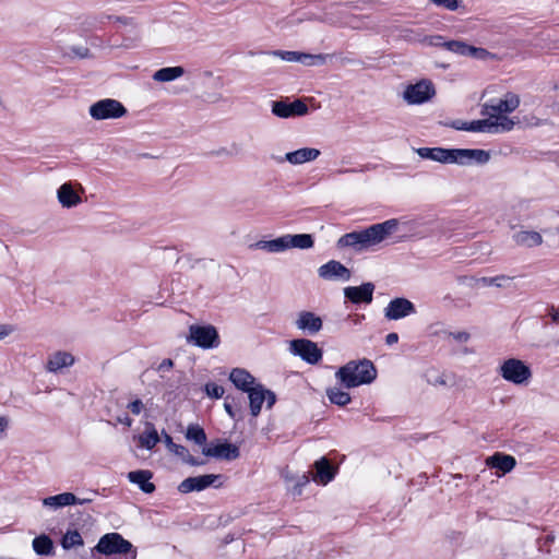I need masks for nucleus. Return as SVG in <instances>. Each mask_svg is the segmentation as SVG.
Instances as JSON below:
<instances>
[{
  "mask_svg": "<svg viewBox=\"0 0 559 559\" xmlns=\"http://www.w3.org/2000/svg\"><path fill=\"white\" fill-rule=\"evenodd\" d=\"M473 126H474V121H473V122H471L469 124H468L467 122H463V121H460V120H459V121H455V122L453 123V127H454L455 129H457V130H469V131H474V130L472 129V127H473Z\"/></svg>",
  "mask_w": 559,
  "mask_h": 559,
  "instance_id": "09e8293b",
  "label": "nucleus"
},
{
  "mask_svg": "<svg viewBox=\"0 0 559 559\" xmlns=\"http://www.w3.org/2000/svg\"><path fill=\"white\" fill-rule=\"evenodd\" d=\"M61 545L64 549L74 548L83 545V538L76 531H68L61 540Z\"/></svg>",
  "mask_w": 559,
  "mask_h": 559,
  "instance_id": "c9c22d12",
  "label": "nucleus"
},
{
  "mask_svg": "<svg viewBox=\"0 0 559 559\" xmlns=\"http://www.w3.org/2000/svg\"><path fill=\"white\" fill-rule=\"evenodd\" d=\"M289 349L294 355L300 356L309 364H317L322 357V352L318 345L306 338L293 340Z\"/></svg>",
  "mask_w": 559,
  "mask_h": 559,
  "instance_id": "9d476101",
  "label": "nucleus"
},
{
  "mask_svg": "<svg viewBox=\"0 0 559 559\" xmlns=\"http://www.w3.org/2000/svg\"><path fill=\"white\" fill-rule=\"evenodd\" d=\"M433 95V85L428 80H421L415 84H409L404 91V99L408 104L425 103L429 100Z\"/></svg>",
  "mask_w": 559,
  "mask_h": 559,
  "instance_id": "9b49d317",
  "label": "nucleus"
},
{
  "mask_svg": "<svg viewBox=\"0 0 559 559\" xmlns=\"http://www.w3.org/2000/svg\"><path fill=\"white\" fill-rule=\"evenodd\" d=\"M502 378L514 384H525L532 377L531 369L522 360L510 358L507 359L499 368Z\"/></svg>",
  "mask_w": 559,
  "mask_h": 559,
  "instance_id": "0eeeda50",
  "label": "nucleus"
},
{
  "mask_svg": "<svg viewBox=\"0 0 559 559\" xmlns=\"http://www.w3.org/2000/svg\"><path fill=\"white\" fill-rule=\"evenodd\" d=\"M90 501H92V499H90V498H85V499L78 498L76 503L82 504V503L90 502Z\"/></svg>",
  "mask_w": 559,
  "mask_h": 559,
  "instance_id": "052dcab7",
  "label": "nucleus"
},
{
  "mask_svg": "<svg viewBox=\"0 0 559 559\" xmlns=\"http://www.w3.org/2000/svg\"><path fill=\"white\" fill-rule=\"evenodd\" d=\"M174 367V362L171 359H164L157 367V371L162 373V377L165 372H168Z\"/></svg>",
  "mask_w": 559,
  "mask_h": 559,
  "instance_id": "49530a36",
  "label": "nucleus"
},
{
  "mask_svg": "<svg viewBox=\"0 0 559 559\" xmlns=\"http://www.w3.org/2000/svg\"><path fill=\"white\" fill-rule=\"evenodd\" d=\"M218 475H203L197 477H188L183 481L180 483L178 489L180 492L188 493L193 490H203L218 478Z\"/></svg>",
  "mask_w": 559,
  "mask_h": 559,
  "instance_id": "412c9836",
  "label": "nucleus"
},
{
  "mask_svg": "<svg viewBox=\"0 0 559 559\" xmlns=\"http://www.w3.org/2000/svg\"><path fill=\"white\" fill-rule=\"evenodd\" d=\"M175 452L178 456H180L182 459V461H185L186 463L192 465V466H197V465H201L203 464V462H200L198 461L197 459H194L190 453L189 451L182 447V445H176V449L173 451Z\"/></svg>",
  "mask_w": 559,
  "mask_h": 559,
  "instance_id": "58836bf2",
  "label": "nucleus"
},
{
  "mask_svg": "<svg viewBox=\"0 0 559 559\" xmlns=\"http://www.w3.org/2000/svg\"><path fill=\"white\" fill-rule=\"evenodd\" d=\"M84 188L81 183L71 181L62 183L57 190V199L62 207L71 209L82 203L81 194Z\"/></svg>",
  "mask_w": 559,
  "mask_h": 559,
  "instance_id": "1a4fd4ad",
  "label": "nucleus"
},
{
  "mask_svg": "<svg viewBox=\"0 0 559 559\" xmlns=\"http://www.w3.org/2000/svg\"><path fill=\"white\" fill-rule=\"evenodd\" d=\"M229 379L237 388L246 392L254 386V378L245 369H234L230 372Z\"/></svg>",
  "mask_w": 559,
  "mask_h": 559,
  "instance_id": "bb28decb",
  "label": "nucleus"
},
{
  "mask_svg": "<svg viewBox=\"0 0 559 559\" xmlns=\"http://www.w3.org/2000/svg\"><path fill=\"white\" fill-rule=\"evenodd\" d=\"M224 406H225L226 412L229 414V416L234 418L236 416V414L234 412L233 405L228 401H225Z\"/></svg>",
  "mask_w": 559,
  "mask_h": 559,
  "instance_id": "864d4df0",
  "label": "nucleus"
},
{
  "mask_svg": "<svg viewBox=\"0 0 559 559\" xmlns=\"http://www.w3.org/2000/svg\"><path fill=\"white\" fill-rule=\"evenodd\" d=\"M205 392L211 397L219 399L225 393V390L223 386L211 382L205 385Z\"/></svg>",
  "mask_w": 559,
  "mask_h": 559,
  "instance_id": "ea45409f",
  "label": "nucleus"
},
{
  "mask_svg": "<svg viewBox=\"0 0 559 559\" xmlns=\"http://www.w3.org/2000/svg\"><path fill=\"white\" fill-rule=\"evenodd\" d=\"M309 483V476L307 474H302L298 477L296 484L293 487L294 495H301L302 487Z\"/></svg>",
  "mask_w": 559,
  "mask_h": 559,
  "instance_id": "a19ab883",
  "label": "nucleus"
},
{
  "mask_svg": "<svg viewBox=\"0 0 559 559\" xmlns=\"http://www.w3.org/2000/svg\"><path fill=\"white\" fill-rule=\"evenodd\" d=\"M14 330V326L11 324H0V341L11 335Z\"/></svg>",
  "mask_w": 559,
  "mask_h": 559,
  "instance_id": "de8ad7c7",
  "label": "nucleus"
},
{
  "mask_svg": "<svg viewBox=\"0 0 559 559\" xmlns=\"http://www.w3.org/2000/svg\"><path fill=\"white\" fill-rule=\"evenodd\" d=\"M185 74L182 67L162 68L153 74V79L157 82H170Z\"/></svg>",
  "mask_w": 559,
  "mask_h": 559,
  "instance_id": "7c9ffc66",
  "label": "nucleus"
},
{
  "mask_svg": "<svg viewBox=\"0 0 559 559\" xmlns=\"http://www.w3.org/2000/svg\"><path fill=\"white\" fill-rule=\"evenodd\" d=\"M188 340L198 346L210 348L216 347L219 343L218 333L213 325H191Z\"/></svg>",
  "mask_w": 559,
  "mask_h": 559,
  "instance_id": "6e6552de",
  "label": "nucleus"
},
{
  "mask_svg": "<svg viewBox=\"0 0 559 559\" xmlns=\"http://www.w3.org/2000/svg\"><path fill=\"white\" fill-rule=\"evenodd\" d=\"M321 152L313 147H302L294 152L286 153L283 157H273L277 164L288 162L290 165L298 166L312 162L320 156Z\"/></svg>",
  "mask_w": 559,
  "mask_h": 559,
  "instance_id": "2eb2a0df",
  "label": "nucleus"
},
{
  "mask_svg": "<svg viewBox=\"0 0 559 559\" xmlns=\"http://www.w3.org/2000/svg\"><path fill=\"white\" fill-rule=\"evenodd\" d=\"M318 273L320 277L326 281H347L350 278V271L341 262L335 260L329 261L328 263L320 266Z\"/></svg>",
  "mask_w": 559,
  "mask_h": 559,
  "instance_id": "f3484780",
  "label": "nucleus"
},
{
  "mask_svg": "<svg viewBox=\"0 0 559 559\" xmlns=\"http://www.w3.org/2000/svg\"><path fill=\"white\" fill-rule=\"evenodd\" d=\"M248 393L251 415L254 417L260 414L264 401H266L267 408H271L275 403V394L261 384L254 385Z\"/></svg>",
  "mask_w": 559,
  "mask_h": 559,
  "instance_id": "ddd939ff",
  "label": "nucleus"
},
{
  "mask_svg": "<svg viewBox=\"0 0 559 559\" xmlns=\"http://www.w3.org/2000/svg\"><path fill=\"white\" fill-rule=\"evenodd\" d=\"M252 247L265 250L270 253L282 252L288 249L285 236H282L273 240H261L254 243Z\"/></svg>",
  "mask_w": 559,
  "mask_h": 559,
  "instance_id": "c756f323",
  "label": "nucleus"
},
{
  "mask_svg": "<svg viewBox=\"0 0 559 559\" xmlns=\"http://www.w3.org/2000/svg\"><path fill=\"white\" fill-rule=\"evenodd\" d=\"M486 464L491 468H497L499 471L496 473L497 476H501L515 466V459L503 453H496L486 459Z\"/></svg>",
  "mask_w": 559,
  "mask_h": 559,
  "instance_id": "b1692460",
  "label": "nucleus"
},
{
  "mask_svg": "<svg viewBox=\"0 0 559 559\" xmlns=\"http://www.w3.org/2000/svg\"><path fill=\"white\" fill-rule=\"evenodd\" d=\"M33 548L36 554L49 556L53 554L52 540L46 536L40 535L33 540Z\"/></svg>",
  "mask_w": 559,
  "mask_h": 559,
  "instance_id": "473e14b6",
  "label": "nucleus"
},
{
  "mask_svg": "<svg viewBox=\"0 0 559 559\" xmlns=\"http://www.w3.org/2000/svg\"><path fill=\"white\" fill-rule=\"evenodd\" d=\"M443 47L449 51L455 52L457 55L469 56L480 60H485L490 55L484 48L469 46L466 43L460 40L445 41L443 43Z\"/></svg>",
  "mask_w": 559,
  "mask_h": 559,
  "instance_id": "dca6fc26",
  "label": "nucleus"
},
{
  "mask_svg": "<svg viewBox=\"0 0 559 559\" xmlns=\"http://www.w3.org/2000/svg\"><path fill=\"white\" fill-rule=\"evenodd\" d=\"M74 361L75 358L71 353L57 350L48 356L46 370L53 373L61 372L62 369L71 367Z\"/></svg>",
  "mask_w": 559,
  "mask_h": 559,
  "instance_id": "aec40b11",
  "label": "nucleus"
},
{
  "mask_svg": "<svg viewBox=\"0 0 559 559\" xmlns=\"http://www.w3.org/2000/svg\"><path fill=\"white\" fill-rule=\"evenodd\" d=\"M437 382L441 385H451L450 379L447 376H440Z\"/></svg>",
  "mask_w": 559,
  "mask_h": 559,
  "instance_id": "6e6d98bb",
  "label": "nucleus"
},
{
  "mask_svg": "<svg viewBox=\"0 0 559 559\" xmlns=\"http://www.w3.org/2000/svg\"><path fill=\"white\" fill-rule=\"evenodd\" d=\"M118 421L130 427L132 425V419L128 416L118 417Z\"/></svg>",
  "mask_w": 559,
  "mask_h": 559,
  "instance_id": "5fc2aeb1",
  "label": "nucleus"
},
{
  "mask_svg": "<svg viewBox=\"0 0 559 559\" xmlns=\"http://www.w3.org/2000/svg\"><path fill=\"white\" fill-rule=\"evenodd\" d=\"M295 323L309 334H316L322 329V319L311 311H300Z\"/></svg>",
  "mask_w": 559,
  "mask_h": 559,
  "instance_id": "5701e85b",
  "label": "nucleus"
},
{
  "mask_svg": "<svg viewBox=\"0 0 559 559\" xmlns=\"http://www.w3.org/2000/svg\"><path fill=\"white\" fill-rule=\"evenodd\" d=\"M441 40V36H431V37H428L425 39V41L428 43V45H431V46H443V43L441 44L440 43Z\"/></svg>",
  "mask_w": 559,
  "mask_h": 559,
  "instance_id": "8fccbe9b",
  "label": "nucleus"
},
{
  "mask_svg": "<svg viewBox=\"0 0 559 559\" xmlns=\"http://www.w3.org/2000/svg\"><path fill=\"white\" fill-rule=\"evenodd\" d=\"M78 497L71 492H63L57 496H50L43 500V504L49 508L58 509L66 506L76 504Z\"/></svg>",
  "mask_w": 559,
  "mask_h": 559,
  "instance_id": "c85d7f7f",
  "label": "nucleus"
},
{
  "mask_svg": "<svg viewBox=\"0 0 559 559\" xmlns=\"http://www.w3.org/2000/svg\"><path fill=\"white\" fill-rule=\"evenodd\" d=\"M376 377V367L368 359L348 361L336 372V378L346 389L371 383Z\"/></svg>",
  "mask_w": 559,
  "mask_h": 559,
  "instance_id": "20e7f679",
  "label": "nucleus"
},
{
  "mask_svg": "<svg viewBox=\"0 0 559 559\" xmlns=\"http://www.w3.org/2000/svg\"><path fill=\"white\" fill-rule=\"evenodd\" d=\"M9 425L10 418L8 416H0V440L5 438Z\"/></svg>",
  "mask_w": 559,
  "mask_h": 559,
  "instance_id": "c03bdc74",
  "label": "nucleus"
},
{
  "mask_svg": "<svg viewBox=\"0 0 559 559\" xmlns=\"http://www.w3.org/2000/svg\"><path fill=\"white\" fill-rule=\"evenodd\" d=\"M202 452L206 456L225 459L228 461L235 460L239 456V449L236 445L227 442L211 447H203Z\"/></svg>",
  "mask_w": 559,
  "mask_h": 559,
  "instance_id": "4be33fe9",
  "label": "nucleus"
},
{
  "mask_svg": "<svg viewBox=\"0 0 559 559\" xmlns=\"http://www.w3.org/2000/svg\"><path fill=\"white\" fill-rule=\"evenodd\" d=\"M399 219L391 218L383 223L374 224L360 231L343 235L337 240L338 248H353L361 252L377 246L397 230Z\"/></svg>",
  "mask_w": 559,
  "mask_h": 559,
  "instance_id": "f03ea898",
  "label": "nucleus"
},
{
  "mask_svg": "<svg viewBox=\"0 0 559 559\" xmlns=\"http://www.w3.org/2000/svg\"><path fill=\"white\" fill-rule=\"evenodd\" d=\"M385 342L388 345H393L399 342V335L394 332L389 333L385 337Z\"/></svg>",
  "mask_w": 559,
  "mask_h": 559,
  "instance_id": "3c124183",
  "label": "nucleus"
},
{
  "mask_svg": "<svg viewBox=\"0 0 559 559\" xmlns=\"http://www.w3.org/2000/svg\"><path fill=\"white\" fill-rule=\"evenodd\" d=\"M449 335L460 343H466L469 340V334L466 331L451 332Z\"/></svg>",
  "mask_w": 559,
  "mask_h": 559,
  "instance_id": "37998d69",
  "label": "nucleus"
},
{
  "mask_svg": "<svg viewBox=\"0 0 559 559\" xmlns=\"http://www.w3.org/2000/svg\"><path fill=\"white\" fill-rule=\"evenodd\" d=\"M417 153L423 158L432 159L443 164H457L462 166L484 165L490 159L489 152L485 150L469 148H441L421 147Z\"/></svg>",
  "mask_w": 559,
  "mask_h": 559,
  "instance_id": "7ed1b4c3",
  "label": "nucleus"
},
{
  "mask_svg": "<svg viewBox=\"0 0 559 559\" xmlns=\"http://www.w3.org/2000/svg\"><path fill=\"white\" fill-rule=\"evenodd\" d=\"M78 55H80L81 57H85L86 53H87V49L86 48H81L76 51Z\"/></svg>",
  "mask_w": 559,
  "mask_h": 559,
  "instance_id": "13d9d810",
  "label": "nucleus"
},
{
  "mask_svg": "<svg viewBox=\"0 0 559 559\" xmlns=\"http://www.w3.org/2000/svg\"><path fill=\"white\" fill-rule=\"evenodd\" d=\"M285 239L287 241V248H299V249H308L313 246V239L311 235L308 234H299V235H285Z\"/></svg>",
  "mask_w": 559,
  "mask_h": 559,
  "instance_id": "2f4dec72",
  "label": "nucleus"
},
{
  "mask_svg": "<svg viewBox=\"0 0 559 559\" xmlns=\"http://www.w3.org/2000/svg\"><path fill=\"white\" fill-rule=\"evenodd\" d=\"M436 4L442 5L449 10H455L459 5L457 0H432Z\"/></svg>",
  "mask_w": 559,
  "mask_h": 559,
  "instance_id": "a18cd8bd",
  "label": "nucleus"
},
{
  "mask_svg": "<svg viewBox=\"0 0 559 559\" xmlns=\"http://www.w3.org/2000/svg\"><path fill=\"white\" fill-rule=\"evenodd\" d=\"M128 478L131 483L138 484L140 488L147 493L155 490V486L150 483L152 473L150 471H134L128 474Z\"/></svg>",
  "mask_w": 559,
  "mask_h": 559,
  "instance_id": "cd10ccee",
  "label": "nucleus"
},
{
  "mask_svg": "<svg viewBox=\"0 0 559 559\" xmlns=\"http://www.w3.org/2000/svg\"><path fill=\"white\" fill-rule=\"evenodd\" d=\"M364 318H365V316H364V314H361V316H358V314H357V316H355V318H354V322H355L356 324H358V323H359Z\"/></svg>",
  "mask_w": 559,
  "mask_h": 559,
  "instance_id": "bf43d9fd",
  "label": "nucleus"
},
{
  "mask_svg": "<svg viewBox=\"0 0 559 559\" xmlns=\"http://www.w3.org/2000/svg\"><path fill=\"white\" fill-rule=\"evenodd\" d=\"M88 112L95 120L118 119L127 115V108L117 99L105 98L90 106Z\"/></svg>",
  "mask_w": 559,
  "mask_h": 559,
  "instance_id": "423d86ee",
  "label": "nucleus"
},
{
  "mask_svg": "<svg viewBox=\"0 0 559 559\" xmlns=\"http://www.w3.org/2000/svg\"><path fill=\"white\" fill-rule=\"evenodd\" d=\"M187 439L193 440L197 444L204 445L206 442V435L198 425H190L186 433Z\"/></svg>",
  "mask_w": 559,
  "mask_h": 559,
  "instance_id": "e433bc0d",
  "label": "nucleus"
},
{
  "mask_svg": "<svg viewBox=\"0 0 559 559\" xmlns=\"http://www.w3.org/2000/svg\"><path fill=\"white\" fill-rule=\"evenodd\" d=\"M329 400L338 406H345L350 402V396L347 392L340 388H330L326 390Z\"/></svg>",
  "mask_w": 559,
  "mask_h": 559,
  "instance_id": "72a5a7b5",
  "label": "nucleus"
},
{
  "mask_svg": "<svg viewBox=\"0 0 559 559\" xmlns=\"http://www.w3.org/2000/svg\"><path fill=\"white\" fill-rule=\"evenodd\" d=\"M313 467V480L321 485H326L329 481H331L336 472V468L332 466L330 461L325 457L316 461Z\"/></svg>",
  "mask_w": 559,
  "mask_h": 559,
  "instance_id": "393cba45",
  "label": "nucleus"
},
{
  "mask_svg": "<svg viewBox=\"0 0 559 559\" xmlns=\"http://www.w3.org/2000/svg\"><path fill=\"white\" fill-rule=\"evenodd\" d=\"M95 549L100 554L114 556L112 559H136L135 548L118 533L104 535Z\"/></svg>",
  "mask_w": 559,
  "mask_h": 559,
  "instance_id": "39448f33",
  "label": "nucleus"
},
{
  "mask_svg": "<svg viewBox=\"0 0 559 559\" xmlns=\"http://www.w3.org/2000/svg\"><path fill=\"white\" fill-rule=\"evenodd\" d=\"M513 240L518 246L533 248L542 245L543 237L534 230H520L513 235Z\"/></svg>",
  "mask_w": 559,
  "mask_h": 559,
  "instance_id": "a878e982",
  "label": "nucleus"
},
{
  "mask_svg": "<svg viewBox=\"0 0 559 559\" xmlns=\"http://www.w3.org/2000/svg\"><path fill=\"white\" fill-rule=\"evenodd\" d=\"M374 292L372 283H365L360 286H349L344 288V296L354 304H370Z\"/></svg>",
  "mask_w": 559,
  "mask_h": 559,
  "instance_id": "6ab92c4d",
  "label": "nucleus"
},
{
  "mask_svg": "<svg viewBox=\"0 0 559 559\" xmlns=\"http://www.w3.org/2000/svg\"><path fill=\"white\" fill-rule=\"evenodd\" d=\"M416 313L415 305L403 297L392 299L384 309V317L389 320H400Z\"/></svg>",
  "mask_w": 559,
  "mask_h": 559,
  "instance_id": "4468645a",
  "label": "nucleus"
},
{
  "mask_svg": "<svg viewBox=\"0 0 559 559\" xmlns=\"http://www.w3.org/2000/svg\"><path fill=\"white\" fill-rule=\"evenodd\" d=\"M274 56L280 57L282 60L288 61V62H300L306 66H312L316 63H324L325 56L323 55H310L305 52H297V51H283V50H275L272 52Z\"/></svg>",
  "mask_w": 559,
  "mask_h": 559,
  "instance_id": "a211bd4d",
  "label": "nucleus"
},
{
  "mask_svg": "<svg viewBox=\"0 0 559 559\" xmlns=\"http://www.w3.org/2000/svg\"><path fill=\"white\" fill-rule=\"evenodd\" d=\"M512 277L507 275H498L495 277H481L479 283L483 286H496V287H506L508 282L511 281Z\"/></svg>",
  "mask_w": 559,
  "mask_h": 559,
  "instance_id": "4c0bfd02",
  "label": "nucleus"
},
{
  "mask_svg": "<svg viewBox=\"0 0 559 559\" xmlns=\"http://www.w3.org/2000/svg\"><path fill=\"white\" fill-rule=\"evenodd\" d=\"M166 443L170 451H174L176 449L177 444L173 442V440L169 436H166Z\"/></svg>",
  "mask_w": 559,
  "mask_h": 559,
  "instance_id": "4d7b16f0",
  "label": "nucleus"
},
{
  "mask_svg": "<svg viewBox=\"0 0 559 559\" xmlns=\"http://www.w3.org/2000/svg\"><path fill=\"white\" fill-rule=\"evenodd\" d=\"M549 316L551 317L554 322L559 323V308H555L554 306L549 309Z\"/></svg>",
  "mask_w": 559,
  "mask_h": 559,
  "instance_id": "603ef678",
  "label": "nucleus"
},
{
  "mask_svg": "<svg viewBox=\"0 0 559 559\" xmlns=\"http://www.w3.org/2000/svg\"><path fill=\"white\" fill-rule=\"evenodd\" d=\"M520 105V97L514 93L506 94L503 99L484 105V115L487 119L474 121L472 127L475 131L506 132L513 129L520 121L509 118L507 114L514 111Z\"/></svg>",
  "mask_w": 559,
  "mask_h": 559,
  "instance_id": "f257e3e1",
  "label": "nucleus"
},
{
  "mask_svg": "<svg viewBox=\"0 0 559 559\" xmlns=\"http://www.w3.org/2000/svg\"><path fill=\"white\" fill-rule=\"evenodd\" d=\"M158 441L159 438L156 429L148 424L146 431L140 436V445L151 450Z\"/></svg>",
  "mask_w": 559,
  "mask_h": 559,
  "instance_id": "f704fd0d",
  "label": "nucleus"
},
{
  "mask_svg": "<svg viewBox=\"0 0 559 559\" xmlns=\"http://www.w3.org/2000/svg\"><path fill=\"white\" fill-rule=\"evenodd\" d=\"M228 154L226 150H222L218 152V155Z\"/></svg>",
  "mask_w": 559,
  "mask_h": 559,
  "instance_id": "680f3d73",
  "label": "nucleus"
},
{
  "mask_svg": "<svg viewBox=\"0 0 559 559\" xmlns=\"http://www.w3.org/2000/svg\"><path fill=\"white\" fill-rule=\"evenodd\" d=\"M127 408L134 415H139L143 408H144V404L141 400H134L132 402H130L128 405H127Z\"/></svg>",
  "mask_w": 559,
  "mask_h": 559,
  "instance_id": "79ce46f5",
  "label": "nucleus"
},
{
  "mask_svg": "<svg viewBox=\"0 0 559 559\" xmlns=\"http://www.w3.org/2000/svg\"><path fill=\"white\" fill-rule=\"evenodd\" d=\"M272 112L280 118H290L308 115L309 108L301 99H295L292 103L277 100L272 105Z\"/></svg>",
  "mask_w": 559,
  "mask_h": 559,
  "instance_id": "f8f14e48",
  "label": "nucleus"
}]
</instances>
